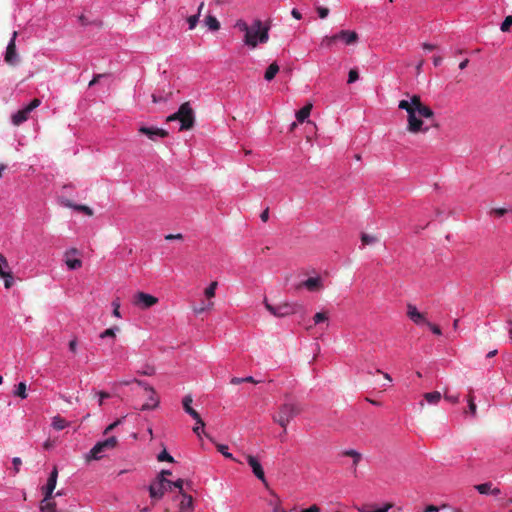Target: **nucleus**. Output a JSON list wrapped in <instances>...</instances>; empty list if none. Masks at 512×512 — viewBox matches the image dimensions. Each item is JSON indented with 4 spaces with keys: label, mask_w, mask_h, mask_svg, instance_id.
Here are the masks:
<instances>
[{
    "label": "nucleus",
    "mask_w": 512,
    "mask_h": 512,
    "mask_svg": "<svg viewBox=\"0 0 512 512\" xmlns=\"http://www.w3.org/2000/svg\"><path fill=\"white\" fill-rule=\"evenodd\" d=\"M157 460L160 462H162V461H167V462H171V463L174 462L173 457L166 450H163L158 454Z\"/></svg>",
    "instance_id": "obj_37"
},
{
    "label": "nucleus",
    "mask_w": 512,
    "mask_h": 512,
    "mask_svg": "<svg viewBox=\"0 0 512 512\" xmlns=\"http://www.w3.org/2000/svg\"><path fill=\"white\" fill-rule=\"evenodd\" d=\"M468 407H469V412H470L473 416H475V415H476L477 406H476V404H475L474 400H470V401L468 402Z\"/></svg>",
    "instance_id": "obj_53"
},
{
    "label": "nucleus",
    "mask_w": 512,
    "mask_h": 512,
    "mask_svg": "<svg viewBox=\"0 0 512 512\" xmlns=\"http://www.w3.org/2000/svg\"><path fill=\"white\" fill-rule=\"evenodd\" d=\"M265 308L275 317H286L292 315L297 312L299 307L298 304L295 303H280L278 305H272L267 301L264 302Z\"/></svg>",
    "instance_id": "obj_5"
},
{
    "label": "nucleus",
    "mask_w": 512,
    "mask_h": 512,
    "mask_svg": "<svg viewBox=\"0 0 512 512\" xmlns=\"http://www.w3.org/2000/svg\"><path fill=\"white\" fill-rule=\"evenodd\" d=\"M313 108L312 103H307L304 107H302L297 113L296 118L299 122H304L310 115L311 110Z\"/></svg>",
    "instance_id": "obj_23"
},
{
    "label": "nucleus",
    "mask_w": 512,
    "mask_h": 512,
    "mask_svg": "<svg viewBox=\"0 0 512 512\" xmlns=\"http://www.w3.org/2000/svg\"><path fill=\"white\" fill-rule=\"evenodd\" d=\"M172 481L164 477H157L149 486V495L151 498L161 499L168 489H171Z\"/></svg>",
    "instance_id": "obj_6"
},
{
    "label": "nucleus",
    "mask_w": 512,
    "mask_h": 512,
    "mask_svg": "<svg viewBox=\"0 0 512 512\" xmlns=\"http://www.w3.org/2000/svg\"><path fill=\"white\" fill-rule=\"evenodd\" d=\"M122 419H117L115 422H113L112 424H110L104 431V434H108L110 431H112L113 429H115L118 425H120L122 423Z\"/></svg>",
    "instance_id": "obj_48"
},
{
    "label": "nucleus",
    "mask_w": 512,
    "mask_h": 512,
    "mask_svg": "<svg viewBox=\"0 0 512 512\" xmlns=\"http://www.w3.org/2000/svg\"><path fill=\"white\" fill-rule=\"evenodd\" d=\"M183 239V235L178 233V234H168L165 236V240L167 241H171V240H182Z\"/></svg>",
    "instance_id": "obj_51"
},
{
    "label": "nucleus",
    "mask_w": 512,
    "mask_h": 512,
    "mask_svg": "<svg viewBox=\"0 0 512 512\" xmlns=\"http://www.w3.org/2000/svg\"><path fill=\"white\" fill-rule=\"evenodd\" d=\"M78 250L73 248L65 253L66 259L65 263L67 267L71 270L79 269L82 266V261L79 258H69L70 254H76Z\"/></svg>",
    "instance_id": "obj_18"
},
{
    "label": "nucleus",
    "mask_w": 512,
    "mask_h": 512,
    "mask_svg": "<svg viewBox=\"0 0 512 512\" xmlns=\"http://www.w3.org/2000/svg\"><path fill=\"white\" fill-rule=\"evenodd\" d=\"M218 282L213 281L210 285L205 289L204 294L208 299H211L215 296V291L217 289Z\"/></svg>",
    "instance_id": "obj_32"
},
{
    "label": "nucleus",
    "mask_w": 512,
    "mask_h": 512,
    "mask_svg": "<svg viewBox=\"0 0 512 512\" xmlns=\"http://www.w3.org/2000/svg\"><path fill=\"white\" fill-rule=\"evenodd\" d=\"M407 316L415 324H426L427 320L423 313L419 312L417 307L413 304L407 305Z\"/></svg>",
    "instance_id": "obj_16"
},
{
    "label": "nucleus",
    "mask_w": 512,
    "mask_h": 512,
    "mask_svg": "<svg viewBox=\"0 0 512 512\" xmlns=\"http://www.w3.org/2000/svg\"><path fill=\"white\" fill-rule=\"evenodd\" d=\"M138 131L154 142L157 141V138H166L169 135L167 130L153 126L147 127L142 125L139 127Z\"/></svg>",
    "instance_id": "obj_10"
},
{
    "label": "nucleus",
    "mask_w": 512,
    "mask_h": 512,
    "mask_svg": "<svg viewBox=\"0 0 512 512\" xmlns=\"http://www.w3.org/2000/svg\"><path fill=\"white\" fill-rule=\"evenodd\" d=\"M199 14L192 15L188 17L187 22L189 24V29H194L198 23Z\"/></svg>",
    "instance_id": "obj_45"
},
{
    "label": "nucleus",
    "mask_w": 512,
    "mask_h": 512,
    "mask_svg": "<svg viewBox=\"0 0 512 512\" xmlns=\"http://www.w3.org/2000/svg\"><path fill=\"white\" fill-rule=\"evenodd\" d=\"M398 108L405 110L408 114L407 118V130L411 133L427 132L428 128L423 129V121L420 117L430 119L433 118L434 112L432 109L424 105L421 101V97L414 94L410 97V100H401L398 104Z\"/></svg>",
    "instance_id": "obj_1"
},
{
    "label": "nucleus",
    "mask_w": 512,
    "mask_h": 512,
    "mask_svg": "<svg viewBox=\"0 0 512 512\" xmlns=\"http://www.w3.org/2000/svg\"><path fill=\"white\" fill-rule=\"evenodd\" d=\"M424 399L429 404L436 405L441 400V393L438 392V391L425 393L424 394Z\"/></svg>",
    "instance_id": "obj_26"
},
{
    "label": "nucleus",
    "mask_w": 512,
    "mask_h": 512,
    "mask_svg": "<svg viewBox=\"0 0 512 512\" xmlns=\"http://www.w3.org/2000/svg\"><path fill=\"white\" fill-rule=\"evenodd\" d=\"M62 204L64 206L72 208V209H74L76 211L83 212V213H85L88 216H92L93 215V210L90 207L86 206V205L74 204L70 200H64V201H62Z\"/></svg>",
    "instance_id": "obj_19"
},
{
    "label": "nucleus",
    "mask_w": 512,
    "mask_h": 512,
    "mask_svg": "<svg viewBox=\"0 0 512 512\" xmlns=\"http://www.w3.org/2000/svg\"><path fill=\"white\" fill-rule=\"evenodd\" d=\"M246 460L249 464V466L252 468L253 474L265 485L267 486V480L265 477L264 470L262 468V465L260 462L256 459V457L252 455H247Z\"/></svg>",
    "instance_id": "obj_12"
},
{
    "label": "nucleus",
    "mask_w": 512,
    "mask_h": 512,
    "mask_svg": "<svg viewBox=\"0 0 512 512\" xmlns=\"http://www.w3.org/2000/svg\"><path fill=\"white\" fill-rule=\"evenodd\" d=\"M317 12L320 18L324 19L329 14V9L326 7H317Z\"/></svg>",
    "instance_id": "obj_49"
},
{
    "label": "nucleus",
    "mask_w": 512,
    "mask_h": 512,
    "mask_svg": "<svg viewBox=\"0 0 512 512\" xmlns=\"http://www.w3.org/2000/svg\"><path fill=\"white\" fill-rule=\"evenodd\" d=\"M98 395H99V397H100V399H99V405H100V406L103 404V400H105L106 398H109V397H110V395H109L107 392H103V391H102V392H99V394H98Z\"/></svg>",
    "instance_id": "obj_59"
},
{
    "label": "nucleus",
    "mask_w": 512,
    "mask_h": 512,
    "mask_svg": "<svg viewBox=\"0 0 512 512\" xmlns=\"http://www.w3.org/2000/svg\"><path fill=\"white\" fill-rule=\"evenodd\" d=\"M132 303L141 309H148L158 303V298L144 292H137L133 296Z\"/></svg>",
    "instance_id": "obj_8"
},
{
    "label": "nucleus",
    "mask_w": 512,
    "mask_h": 512,
    "mask_svg": "<svg viewBox=\"0 0 512 512\" xmlns=\"http://www.w3.org/2000/svg\"><path fill=\"white\" fill-rule=\"evenodd\" d=\"M40 509L42 512H57L56 503L53 499H46V497L41 501Z\"/></svg>",
    "instance_id": "obj_24"
},
{
    "label": "nucleus",
    "mask_w": 512,
    "mask_h": 512,
    "mask_svg": "<svg viewBox=\"0 0 512 512\" xmlns=\"http://www.w3.org/2000/svg\"><path fill=\"white\" fill-rule=\"evenodd\" d=\"M336 43L335 35L326 36L322 39L321 45L327 48H331Z\"/></svg>",
    "instance_id": "obj_36"
},
{
    "label": "nucleus",
    "mask_w": 512,
    "mask_h": 512,
    "mask_svg": "<svg viewBox=\"0 0 512 512\" xmlns=\"http://www.w3.org/2000/svg\"><path fill=\"white\" fill-rule=\"evenodd\" d=\"M105 77V74H96L93 79L89 82V87L96 85L101 78Z\"/></svg>",
    "instance_id": "obj_52"
},
{
    "label": "nucleus",
    "mask_w": 512,
    "mask_h": 512,
    "mask_svg": "<svg viewBox=\"0 0 512 512\" xmlns=\"http://www.w3.org/2000/svg\"><path fill=\"white\" fill-rule=\"evenodd\" d=\"M29 114L30 112H28L26 108L17 111L12 115V123L16 126H19L28 119Z\"/></svg>",
    "instance_id": "obj_21"
},
{
    "label": "nucleus",
    "mask_w": 512,
    "mask_h": 512,
    "mask_svg": "<svg viewBox=\"0 0 512 512\" xmlns=\"http://www.w3.org/2000/svg\"><path fill=\"white\" fill-rule=\"evenodd\" d=\"M511 26H512V15H509L502 22L500 29L502 32H508Z\"/></svg>",
    "instance_id": "obj_38"
},
{
    "label": "nucleus",
    "mask_w": 512,
    "mask_h": 512,
    "mask_svg": "<svg viewBox=\"0 0 512 512\" xmlns=\"http://www.w3.org/2000/svg\"><path fill=\"white\" fill-rule=\"evenodd\" d=\"M392 507L391 504H386L383 508L375 509L374 511H368L366 506L359 508L360 512H387Z\"/></svg>",
    "instance_id": "obj_42"
},
{
    "label": "nucleus",
    "mask_w": 512,
    "mask_h": 512,
    "mask_svg": "<svg viewBox=\"0 0 512 512\" xmlns=\"http://www.w3.org/2000/svg\"><path fill=\"white\" fill-rule=\"evenodd\" d=\"M69 349L71 352L76 353V351H77V339L76 338H73L69 342Z\"/></svg>",
    "instance_id": "obj_54"
},
{
    "label": "nucleus",
    "mask_w": 512,
    "mask_h": 512,
    "mask_svg": "<svg viewBox=\"0 0 512 512\" xmlns=\"http://www.w3.org/2000/svg\"><path fill=\"white\" fill-rule=\"evenodd\" d=\"M320 509L317 505H312L309 508L303 509L301 512H319Z\"/></svg>",
    "instance_id": "obj_60"
},
{
    "label": "nucleus",
    "mask_w": 512,
    "mask_h": 512,
    "mask_svg": "<svg viewBox=\"0 0 512 512\" xmlns=\"http://www.w3.org/2000/svg\"><path fill=\"white\" fill-rule=\"evenodd\" d=\"M169 95H171V92H169V94L167 96H161V95L153 94L152 95V101L154 103L166 102L168 100V98H169Z\"/></svg>",
    "instance_id": "obj_46"
},
{
    "label": "nucleus",
    "mask_w": 512,
    "mask_h": 512,
    "mask_svg": "<svg viewBox=\"0 0 512 512\" xmlns=\"http://www.w3.org/2000/svg\"><path fill=\"white\" fill-rule=\"evenodd\" d=\"M205 24L212 31H217L220 28L219 21L216 19V17H214L212 15H208L206 17Z\"/></svg>",
    "instance_id": "obj_27"
},
{
    "label": "nucleus",
    "mask_w": 512,
    "mask_h": 512,
    "mask_svg": "<svg viewBox=\"0 0 512 512\" xmlns=\"http://www.w3.org/2000/svg\"><path fill=\"white\" fill-rule=\"evenodd\" d=\"M300 286H304L307 290L314 292L321 290L323 283L320 277H311L302 282Z\"/></svg>",
    "instance_id": "obj_17"
},
{
    "label": "nucleus",
    "mask_w": 512,
    "mask_h": 512,
    "mask_svg": "<svg viewBox=\"0 0 512 512\" xmlns=\"http://www.w3.org/2000/svg\"><path fill=\"white\" fill-rule=\"evenodd\" d=\"M359 79V73L357 71V69H351L349 71V74H348V83L351 84V83H354L355 81H357Z\"/></svg>",
    "instance_id": "obj_43"
},
{
    "label": "nucleus",
    "mask_w": 512,
    "mask_h": 512,
    "mask_svg": "<svg viewBox=\"0 0 512 512\" xmlns=\"http://www.w3.org/2000/svg\"><path fill=\"white\" fill-rule=\"evenodd\" d=\"M302 406L298 402H285L280 405L277 414L273 415V421L283 428L286 433V428L289 422L302 412Z\"/></svg>",
    "instance_id": "obj_3"
},
{
    "label": "nucleus",
    "mask_w": 512,
    "mask_h": 512,
    "mask_svg": "<svg viewBox=\"0 0 512 512\" xmlns=\"http://www.w3.org/2000/svg\"><path fill=\"white\" fill-rule=\"evenodd\" d=\"M192 402H193L192 396L186 395L182 400L183 409L187 414H189L196 421L197 424L201 425V427H204L205 423L202 420L200 414L195 409L192 408V406H191Z\"/></svg>",
    "instance_id": "obj_13"
},
{
    "label": "nucleus",
    "mask_w": 512,
    "mask_h": 512,
    "mask_svg": "<svg viewBox=\"0 0 512 512\" xmlns=\"http://www.w3.org/2000/svg\"><path fill=\"white\" fill-rule=\"evenodd\" d=\"M167 122L179 121L180 130H190L195 124V114L189 102L181 104L178 111L166 119Z\"/></svg>",
    "instance_id": "obj_4"
},
{
    "label": "nucleus",
    "mask_w": 512,
    "mask_h": 512,
    "mask_svg": "<svg viewBox=\"0 0 512 512\" xmlns=\"http://www.w3.org/2000/svg\"><path fill=\"white\" fill-rule=\"evenodd\" d=\"M12 462H13V465H14L15 473H18L19 472V466L22 463L21 459L18 458V457H15V458H13Z\"/></svg>",
    "instance_id": "obj_55"
},
{
    "label": "nucleus",
    "mask_w": 512,
    "mask_h": 512,
    "mask_svg": "<svg viewBox=\"0 0 512 512\" xmlns=\"http://www.w3.org/2000/svg\"><path fill=\"white\" fill-rule=\"evenodd\" d=\"M424 512H439V508L434 505H429Z\"/></svg>",
    "instance_id": "obj_63"
},
{
    "label": "nucleus",
    "mask_w": 512,
    "mask_h": 512,
    "mask_svg": "<svg viewBox=\"0 0 512 512\" xmlns=\"http://www.w3.org/2000/svg\"><path fill=\"white\" fill-rule=\"evenodd\" d=\"M422 47L425 49V50H428V51H432L434 49H436V45L434 44H429V43H424L422 45Z\"/></svg>",
    "instance_id": "obj_62"
},
{
    "label": "nucleus",
    "mask_w": 512,
    "mask_h": 512,
    "mask_svg": "<svg viewBox=\"0 0 512 512\" xmlns=\"http://www.w3.org/2000/svg\"><path fill=\"white\" fill-rule=\"evenodd\" d=\"M26 389H27L26 384L24 382H20L16 386V389L14 391L15 396L20 397L21 399L27 398Z\"/></svg>",
    "instance_id": "obj_31"
},
{
    "label": "nucleus",
    "mask_w": 512,
    "mask_h": 512,
    "mask_svg": "<svg viewBox=\"0 0 512 512\" xmlns=\"http://www.w3.org/2000/svg\"><path fill=\"white\" fill-rule=\"evenodd\" d=\"M260 218L263 222H267L268 219H269V209L266 208L261 214H260Z\"/></svg>",
    "instance_id": "obj_58"
},
{
    "label": "nucleus",
    "mask_w": 512,
    "mask_h": 512,
    "mask_svg": "<svg viewBox=\"0 0 512 512\" xmlns=\"http://www.w3.org/2000/svg\"><path fill=\"white\" fill-rule=\"evenodd\" d=\"M361 242L363 245H372L379 242V238L376 235H369L362 233Z\"/></svg>",
    "instance_id": "obj_30"
},
{
    "label": "nucleus",
    "mask_w": 512,
    "mask_h": 512,
    "mask_svg": "<svg viewBox=\"0 0 512 512\" xmlns=\"http://www.w3.org/2000/svg\"><path fill=\"white\" fill-rule=\"evenodd\" d=\"M135 382L144 387V389L148 392L151 393L150 397H149V402L145 403L142 405L141 407V410L142 411H145V410H151V409H155L156 407H158L159 405V399L158 397L156 396V392L155 390L150 387L149 385H147L146 383H144L143 381H140V380H135Z\"/></svg>",
    "instance_id": "obj_11"
},
{
    "label": "nucleus",
    "mask_w": 512,
    "mask_h": 512,
    "mask_svg": "<svg viewBox=\"0 0 512 512\" xmlns=\"http://www.w3.org/2000/svg\"><path fill=\"white\" fill-rule=\"evenodd\" d=\"M343 455L344 456H347V457H351L352 460H353V465L356 467L358 465V463L360 462L362 456L359 452H357L356 450H353V449H350V450H345L343 452Z\"/></svg>",
    "instance_id": "obj_29"
},
{
    "label": "nucleus",
    "mask_w": 512,
    "mask_h": 512,
    "mask_svg": "<svg viewBox=\"0 0 512 512\" xmlns=\"http://www.w3.org/2000/svg\"><path fill=\"white\" fill-rule=\"evenodd\" d=\"M204 427H201V425L197 424L196 423V426L193 427V432L197 435V436H200V433H201V430L203 429Z\"/></svg>",
    "instance_id": "obj_64"
},
{
    "label": "nucleus",
    "mask_w": 512,
    "mask_h": 512,
    "mask_svg": "<svg viewBox=\"0 0 512 512\" xmlns=\"http://www.w3.org/2000/svg\"><path fill=\"white\" fill-rule=\"evenodd\" d=\"M426 325L431 329V331L434 334H436V335H441L442 334L441 329H440L439 326H437V325H435V324H433V323H431L429 321L426 322Z\"/></svg>",
    "instance_id": "obj_47"
},
{
    "label": "nucleus",
    "mask_w": 512,
    "mask_h": 512,
    "mask_svg": "<svg viewBox=\"0 0 512 512\" xmlns=\"http://www.w3.org/2000/svg\"><path fill=\"white\" fill-rule=\"evenodd\" d=\"M279 72V65L274 62L272 64H270L268 66V68L266 69V72H265V75H264V78L267 80V81H271L274 79V77L276 76V74Z\"/></svg>",
    "instance_id": "obj_25"
},
{
    "label": "nucleus",
    "mask_w": 512,
    "mask_h": 512,
    "mask_svg": "<svg viewBox=\"0 0 512 512\" xmlns=\"http://www.w3.org/2000/svg\"><path fill=\"white\" fill-rule=\"evenodd\" d=\"M506 212H507V210L505 208H496L492 211V213H494L496 216H499V217L505 215Z\"/></svg>",
    "instance_id": "obj_57"
},
{
    "label": "nucleus",
    "mask_w": 512,
    "mask_h": 512,
    "mask_svg": "<svg viewBox=\"0 0 512 512\" xmlns=\"http://www.w3.org/2000/svg\"><path fill=\"white\" fill-rule=\"evenodd\" d=\"M41 104L40 99L34 98L25 108L28 112H32L34 109H36Z\"/></svg>",
    "instance_id": "obj_44"
},
{
    "label": "nucleus",
    "mask_w": 512,
    "mask_h": 512,
    "mask_svg": "<svg viewBox=\"0 0 512 512\" xmlns=\"http://www.w3.org/2000/svg\"><path fill=\"white\" fill-rule=\"evenodd\" d=\"M1 276L5 278L4 286L9 289L14 283V278L10 272H1Z\"/></svg>",
    "instance_id": "obj_34"
},
{
    "label": "nucleus",
    "mask_w": 512,
    "mask_h": 512,
    "mask_svg": "<svg viewBox=\"0 0 512 512\" xmlns=\"http://www.w3.org/2000/svg\"><path fill=\"white\" fill-rule=\"evenodd\" d=\"M57 477L58 470L57 467H54L49 475L46 486L42 488L44 497H46V499H53V492L57 484Z\"/></svg>",
    "instance_id": "obj_14"
},
{
    "label": "nucleus",
    "mask_w": 512,
    "mask_h": 512,
    "mask_svg": "<svg viewBox=\"0 0 512 512\" xmlns=\"http://www.w3.org/2000/svg\"><path fill=\"white\" fill-rule=\"evenodd\" d=\"M118 330H119L118 327L108 328L100 334V337L101 338H106V337L114 338L116 336V331H118Z\"/></svg>",
    "instance_id": "obj_40"
},
{
    "label": "nucleus",
    "mask_w": 512,
    "mask_h": 512,
    "mask_svg": "<svg viewBox=\"0 0 512 512\" xmlns=\"http://www.w3.org/2000/svg\"><path fill=\"white\" fill-rule=\"evenodd\" d=\"M52 426L55 430L60 431L68 426V422L60 416H55L52 421Z\"/></svg>",
    "instance_id": "obj_28"
},
{
    "label": "nucleus",
    "mask_w": 512,
    "mask_h": 512,
    "mask_svg": "<svg viewBox=\"0 0 512 512\" xmlns=\"http://www.w3.org/2000/svg\"><path fill=\"white\" fill-rule=\"evenodd\" d=\"M444 397H445L446 400H448V401H450V402H452L454 404L459 402V396L458 395L453 396V395L445 394Z\"/></svg>",
    "instance_id": "obj_56"
},
{
    "label": "nucleus",
    "mask_w": 512,
    "mask_h": 512,
    "mask_svg": "<svg viewBox=\"0 0 512 512\" xmlns=\"http://www.w3.org/2000/svg\"><path fill=\"white\" fill-rule=\"evenodd\" d=\"M182 501L180 502V510L184 512H192L193 510V498L190 495L182 493Z\"/></svg>",
    "instance_id": "obj_22"
},
{
    "label": "nucleus",
    "mask_w": 512,
    "mask_h": 512,
    "mask_svg": "<svg viewBox=\"0 0 512 512\" xmlns=\"http://www.w3.org/2000/svg\"><path fill=\"white\" fill-rule=\"evenodd\" d=\"M291 15H292L295 19H297V20H300V19L302 18L301 13H300L297 9H295V8H294V9H292V11H291Z\"/></svg>",
    "instance_id": "obj_61"
},
{
    "label": "nucleus",
    "mask_w": 512,
    "mask_h": 512,
    "mask_svg": "<svg viewBox=\"0 0 512 512\" xmlns=\"http://www.w3.org/2000/svg\"><path fill=\"white\" fill-rule=\"evenodd\" d=\"M336 42L342 41L346 45H352L357 43L359 36L355 31L350 30H341L339 33L335 34Z\"/></svg>",
    "instance_id": "obj_15"
},
{
    "label": "nucleus",
    "mask_w": 512,
    "mask_h": 512,
    "mask_svg": "<svg viewBox=\"0 0 512 512\" xmlns=\"http://www.w3.org/2000/svg\"><path fill=\"white\" fill-rule=\"evenodd\" d=\"M475 489L480 493V494H493V495H499L500 494V489L498 488H492V483L491 482H486V483H482V484H478L475 486Z\"/></svg>",
    "instance_id": "obj_20"
},
{
    "label": "nucleus",
    "mask_w": 512,
    "mask_h": 512,
    "mask_svg": "<svg viewBox=\"0 0 512 512\" xmlns=\"http://www.w3.org/2000/svg\"><path fill=\"white\" fill-rule=\"evenodd\" d=\"M235 27L244 32L245 35L249 32L250 29V25H248L244 20H238L235 24Z\"/></svg>",
    "instance_id": "obj_41"
},
{
    "label": "nucleus",
    "mask_w": 512,
    "mask_h": 512,
    "mask_svg": "<svg viewBox=\"0 0 512 512\" xmlns=\"http://www.w3.org/2000/svg\"><path fill=\"white\" fill-rule=\"evenodd\" d=\"M329 319L327 312H318L314 315L313 320L315 324H320Z\"/></svg>",
    "instance_id": "obj_35"
},
{
    "label": "nucleus",
    "mask_w": 512,
    "mask_h": 512,
    "mask_svg": "<svg viewBox=\"0 0 512 512\" xmlns=\"http://www.w3.org/2000/svg\"><path fill=\"white\" fill-rule=\"evenodd\" d=\"M213 306H214V302H208L207 305L202 304L199 307H193V311H194L195 314H201V313H203L207 309H212Z\"/></svg>",
    "instance_id": "obj_39"
},
{
    "label": "nucleus",
    "mask_w": 512,
    "mask_h": 512,
    "mask_svg": "<svg viewBox=\"0 0 512 512\" xmlns=\"http://www.w3.org/2000/svg\"><path fill=\"white\" fill-rule=\"evenodd\" d=\"M117 445V439L114 436L107 438L104 441H100L90 450V454L87 460L94 459L99 460L102 458V453L107 449H113Z\"/></svg>",
    "instance_id": "obj_7"
},
{
    "label": "nucleus",
    "mask_w": 512,
    "mask_h": 512,
    "mask_svg": "<svg viewBox=\"0 0 512 512\" xmlns=\"http://www.w3.org/2000/svg\"><path fill=\"white\" fill-rule=\"evenodd\" d=\"M216 448L218 452H220L225 458L236 461L231 453L228 452V446L224 444H216Z\"/></svg>",
    "instance_id": "obj_33"
},
{
    "label": "nucleus",
    "mask_w": 512,
    "mask_h": 512,
    "mask_svg": "<svg viewBox=\"0 0 512 512\" xmlns=\"http://www.w3.org/2000/svg\"><path fill=\"white\" fill-rule=\"evenodd\" d=\"M183 483H184V481L182 479H178V480H176L174 482L172 481L171 488L172 487L178 488L180 493L182 494V493H184L183 492Z\"/></svg>",
    "instance_id": "obj_50"
},
{
    "label": "nucleus",
    "mask_w": 512,
    "mask_h": 512,
    "mask_svg": "<svg viewBox=\"0 0 512 512\" xmlns=\"http://www.w3.org/2000/svg\"><path fill=\"white\" fill-rule=\"evenodd\" d=\"M270 26H263L261 20L256 19L250 25L249 32L244 35V43L252 48H255L258 43H267L269 40Z\"/></svg>",
    "instance_id": "obj_2"
},
{
    "label": "nucleus",
    "mask_w": 512,
    "mask_h": 512,
    "mask_svg": "<svg viewBox=\"0 0 512 512\" xmlns=\"http://www.w3.org/2000/svg\"><path fill=\"white\" fill-rule=\"evenodd\" d=\"M16 37H17V32L14 31L12 34V38L7 45L6 53L4 56L5 62L10 66H15L19 62V56L16 52V44H15Z\"/></svg>",
    "instance_id": "obj_9"
}]
</instances>
